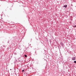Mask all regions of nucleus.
I'll return each instance as SVG.
<instances>
[{
  "label": "nucleus",
  "instance_id": "20e7f679",
  "mask_svg": "<svg viewBox=\"0 0 76 76\" xmlns=\"http://www.w3.org/2000/svg\"><path fill=\"white\" fill-rule=\"evenodd\" d=\"M74 63H76V61H74Z\"/></svg>",
  "mask_w": 76,
  "mask_h": 76
},
{
  "label": "nucleus",
  "instance_id": "f257e3e1",
  "mask_svg": "<svg viewBox=\"0 0 76 76\" xmlns=\"http://www.w3.org/2000/svg\"><path fill=\"white\" fill-rule=\"evenodd\" d=\"M67 5H65L64 6V7H65V8H66Z\"/></svg>",
  "mask_w": 76,
  "mask_h": 76
},
{
  "label": "nucleus",
  "instance_id": "f03ea898",
  "mask_svg": "<svg viewBox=\"0 0 76 76\" xmlns=\"http://www.w3.org/2000/svg\"><path fill=\"white\" fill-rule=\"evenodd\" d=\"M72 60H75V57H73L72 58Z\"/></svg>",
  "mask_w": 76,
  "mask_h": 76
},
{
  "label": "nucleus",
  "instance_id": "7ed1b4c3",
  "mask_svg": "<svg viewBox=\"0 0 76 76\" xmlns=\"http://www.w3.org/2000/svg\"><path fill=\"white\" fill-rule=\"evenodd\" d=\"M25 57H27V55H25Z\"/></svg>",
  "mask_w": 76,
  "mask_h": 76
},
{
  "label": "nucleus",
  "instance_id": "423d86ee",
  "mask_svg": "<svg viewBox=\"0 0 76 76\" xmlns=\"http://www.w3.org/2000/svg\"><path fill=\"white\" fill-rule=\"evenodd\" d=\"M22 72H24V70H22Z\"/></svg>",
  "mask_w": 76,
  "mask_h": 76
},
{
  "label": "nucleus",
  "instance_id": "39448f33",
  "mask_svg": "<svg viewBox=\"0 0 76 76\" xmlns=\"http://www.w3.org/2000/svg\"><path fill=\"white\" fill-rule=\"evenodd\" d=\"M73 27H74V28H76V26H73Z\"/></svg>",
  "mask_w": 76,
  "mask_h": 76
}]
</instances>
